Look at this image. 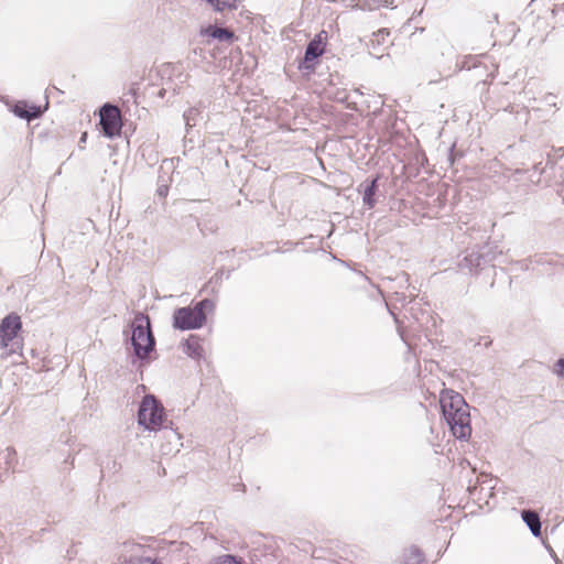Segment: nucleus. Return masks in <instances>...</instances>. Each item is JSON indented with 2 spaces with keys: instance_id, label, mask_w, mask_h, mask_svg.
Segmentation results:
<instances>
[{
  "instance_id": "nucleus-33",
  "label": "nucleus",
  "mask_w": 564,
  "mask_h": 564,
  "mask_svg": "<svg viewBox=\"0 0 564 564\" xmlns=\"http://www.w3.org/2000/svg\"><path fill=\"white\" fill-rule=\"evenodd\" d=\"M221 276H225V273H224V271H223V270L220 271V278H221Z\"/></svg>"
},
{
  "instance_id": "nucleus-15",
  "label": "nucleus",
  "mask_w": 564,
  "mask_h": 564,
  "mask_svg": "<svg viewBox=\"0 0 564 564\" xmlns=\"http://www.w3.org/2000/svg\"><path fill=\"white\" fill-rule=\"evenodd\" d=\"M521 518L523 522L527 524V527L530 529L533 536L539 538L541 536V519L536 511L531 509H523L521 511Z\"/></svg>"
},
{
  "instance_id": "nucleus-26",
  "label": "nucleus",
  "mask_w": 564,
  "mask_h": 564,
  "mask_svg": "<svg viewBox=\"0 0 564 564\" xmlns=\"http://www.w3.org/2000/svg\"><path fill=\"white\" fill-rule=\"evenodd\" d=\"M544 101L550 106L556 107L555 96L551 93L545 95Z\"/></svg>"
},
{
  "instance_id": "nucleus-23",
  "label": "nucleus",
  "mask_w": 564,
  "mask_h": 564,
  "mask_svg": "<svg viewBox=\"0 0 564 564\" xmlns=\"http://www.w3.org/2000/svg\"><path fill=\"white\" fill-rule=\"evenodd\" d=\"M553 372L558 377L564 379V356L560 357L554 364Z\"/></svg>"
},
{
  "instance_id": "nucleus-6",
  "label": "nucleus",
  "mask_w": 564,
  "mask_h": 564,
  "mask_svg": "<svg viewBox=\"0 0 564 564\" xmlns=\"http://www.w3.org/2000/svg\"><path fill=\"white\" fill-rule=\"evenodd\" d=\"M99 126L105 137L113 139L121 134V120L120 113L116 106L111 104H104L99 110Z\"/></svg>"
},
{
  "instance_id": "nucleus-29",
  "label": "nucleus",
  "mask_w": 564,
  "mask_h": 564,
  "mask_svg": "<svg viewBox=\"0 0 564 564\" xmlns=\"http://www.w3.org/2000/svg\"><path fill=\"white\" fill-rule=\"evenodd\" d=\"M166 90H167L166 88H161V89L159 90V93H158V96H159V97H161V98H163V97L165 96V94H166Z\"/></svg>"
},
{
  "instance_id": "nucleus-22",
  "label": "nucleus",
  "mask_w": 564,
  "mask_h": 564,
  "mask_svg": "<svg viewBox=\"0 0 564 564\" xmlns=\"http://www.w3.org/2000/svg\"><path fill=\"white\" fill-rule=\"evenodd\" d=\"M15 458V451L12 447H7L0 453V460H3L8 466L12 464Z\"/></svg>"
},
{
  "instance_id": "nucleus-27",
  "label": "nucleus",
  "mask_w": 564,
  "mask_h": 564,
  "mask_svg": "<svg viewBox=\"0 0 564 564\" xmlns=\"http://www.w3.org/2000/svg\"><path fill=\"white\" fill-rule=\"evenodd\" d=\"M87 137H88L87 132H83V133H82L80 139H79V142H78V144H79V147H80V148H83V144H84V143H86V141H87Z\"/></svg>"
},
{
  "instance_id": "nucleus-10",
  "label": "nucleus",
  "mask_w": 564,
  "mask_h": 564,
  "mask_svg": "<svg viewBox=\"0 0 564 564\" xmlns=\"http://www.w3.org/2000/svg\"><path fill=\"white\" fill-rule=\"evenodd\" d=\"M124 547L130 553L129 556L124 555V564H163L159 554L155 558L147 555V546L143 544L124 543Z\"/></svg>"
},
{
  "instance_id": "nucleus-32",
  "label": "nucleus",
  "mask_w": 564,
  "mask_h": 564,
  "mask_svg": "<svg viewBox=\"0 0 564 564\" xmlns=\"http://www.w3.org/2000/svg\"><path fill=\"white\" fill-rule=\"evenodd\" d=\"M383 56H384V55L382 54V55H380V56H375V57H376V58H378V59H380V58H383Z\"/></svg>"
},
{
  "instance_id": "nucleus-7",
  "label": "nucleus",
  "mask_w": 564,
  "mask_h": 564,
  "mask_svg": "<svg viewBox=\"0 0 564 564\" xmlns=\"http://www.w3.org/2000/svg\"><path fill=\"white\" fill-rule=\"evenodd\" d=\"M444 420L455 438L467 440L470 436L471 427L468 408L455 410L453 414L447 413V417Z\"/></svg>"
},
{
  "instance_id": "nucleus-17",
  "label": "nucleus",
  "mask_w": 564,
  "mask_h": 564,
  "mask_svg": "<svg viewBox=\"0 0 564 564\" xmlns=\"http://www.w3.org/2000/svg\"><path fill=\"white\" fill-rule=\"evenodd\" d=\"M411 301L412 297L409 299V295H406L404 292L395 291L393 292L390 302H387V308L389 313L395 318L394 310L397 308V304L405 306V304L410 303Z\"/></svg>"
},
{
  "instance_id": "nucleus-24",
  "label": "nucleus",
  "mask_w": 564,
  "mask_h": 564,
  "mask_svg": "<svg viewBox=\"0 0 564 564\" xmlns=\"http://www.w3.org/2000/svg\"><path fill=\"white\" fill-rule=\"evenodd\" d=\"M463 156V153L460 152H457L455 150V144H453L451 148H449V151H448V161L451 162V164L453 165L454 162L456 161L457 158H460Z\"/></svg>"
},
{
  "instance_id": "nucleus-9",
  "label": "nucleus",
  "mask_w": 564,
  "mask_h": 564,
  "mask_svg": "<svg viewBox=\"0 0 564 564\" xmlns=\"http://www.w3.org/2000/svg\"><path fill=\"white\" fill-rule=\"evenodd\" d=\"M22 327L21 317L17 313H10L0 322V346L8 347Z\"/></svg>"
},
{
  "instance_id": "nucleus-2",
  "label": "nucleus",
  "mask_w": 564,
  "mask_h": 564,
  "mask_svg": "<svg viewBox=\"0 0 564 564\" xmlns=\"http://www.w3.org/2000/svg\"><path fill=\"white\" fill-rule=\"evenodd\" d=\"M215 304L210 299H203L194 305L178 307L173 312V327L178 330L202 328L207 321V313L213 312Z\"/></svg>"
},
{
  "instance_id": "nucleus-30",
  "label": "nucleus",
  "mask_w": 564,
  "mask_h": 564,
  "mask_svg": "<svg viewBox=\"0 0 564 564\" xmlns=\"http://www.w3.org/2000/svg\"><path fill=\"white\" fill-rule=\"evenodd\" d=\"M230 273H231V271H230V270L226 272V279H229Z\"/></svg>"
},
{
  "instance_id": "nucleus-13",
  "label": "nucleus",
  "mask_w": 564,
  "mask_h": 564,
  "mask_svg": "<svg viewBox=\"0 0 564 564\" xmlns=\"http://www.w3.org/2000/svg\"><path fill=\"white\" fill-rule=\"evenodd\" d=\"M440 403L444 419L447 417V413L453 414L455 410L468 408L463 395L452 390L442 395Z\"/></svg>"
},
{
  "instance_id": "nucleus-1",
  "label": "nucleus",
  "mask_w": 564,
  "mask_h": 564,
  "mask_svg": "<svg viewBox=\"0 0 564 564\" xmlns=\"http://www.w3.org/2000/svg\"><path fill=\"white\" fill-rule=\"evenodd\" d=\"M131 335L126 345L132 348L131 364L141 368L155 359L156 340L152 332L150 317L141 312L134 314L130 324Z\"/></svg>"
},
{
  "instance_id": "nucleus-19",
  "label": "nucleus",
  "mask_w": 564,
  "mask_h": 564,
  "mask_svg": "<svg viewBox=\"0 0 564 564\" xmlns=\"http://www.w3.org/2000/svg\"><path fill=\"white\" fill-rule=\"evenodd\" d=\"M403 564H425V557L421 549L412 545L405 553V561Z\"/></svg>"
},
{
  "instance_id": "nucleus-21",
  "label": "nucleus",
  "mask_w": 564,
  "mask_h": 564,
  "mask_svg": "<svg viewBox=\"0 0 564 564\" xmlns=\"http://www.w3.org/2000/svg\"><path fill=\"white\" fill-rule=\"evenodd\" d=\"M213 564H241V561L232 554H225L218 556Z\"/></svg>"
},
{
  "instance_id": "nucleus-31",
  "label": "nucleus",
  "mask_w": 564,
  "mask_h": 564,
  "mask_svg": "<svg viewBox=\"0 0 564 564\" xmlns=\"http://www.w3.org/2000/svg\"><path fill=\"white\" fill-rule=\"evenodd\" d=\"M217 279L219 278L220 279V271L219 272H216V275H215Z\"/></svg>"
},
{
  "instance_id": "nucleus-11",
  "label": "nucleus",
  "mask_w": 564,
  "mask_h": 564,
  "mask_svg": "<svg viewBox=\"0 0 564 564\" xmlns=\"http://www.w3.org/2000/svg\"><path fill=\"white\" fill-rule=\"evenodd\" d=\"M380 175L377 174L373 177H367L362 181L357 191L362 195V204L368 208L372 209L377 204L376 195L379 189Z\"/></svg>"
},
{
  "instance_id": "nucleus-18",
  "label": "nucleus",
  "mask_w": 564,
  "mask_h": 564,
  "mask_svg": "<svg viewBox=\"0 0 564 564\" xmlns=\"http://www.w3.org/2000/svg\"><path fill=\"white\" fill-rule=\"evenodd\" d=\"M183 119L187 128L195 127L198 121L204 119L203 111L199 107H192L184 112Z\"/></svg>"
},
{
  "instance_id": "nucleus-5",
  "label": "nucleus",
  "mask_w": 564,
  "mask_h": 564,
  "mask_svg": "<svg viewBox=\"0 0 564 564\" xmlns=\"http://www.w3.org/2000/svg\"><path fill=\"white\" fill-rule=\"evenodd\" d=\"M163 564H197L195 550L183 541H170L158 551Z\"/></svg>"
},
{
  "instance_id": "nucleus-16",
  "label": "nucleus",
  "mask_w": 564,
  "mask_h": 564,
  "mask_svg": "<svg viewBox=\"0 0 564 564\" xmlns=\"http://www.w3.org/2000/svg\"><path fill=\"white\" fill-rule=\"evenodd\" d=\"M202 34L220 42H232L236 39L231 30L218 25H208L202 31Z\"/></svg>"
},
{
  "instance_id": "nucleus-14",
  "label": "nucleus",
  "mask_w": 564,
  "mask_h": 564,
  "mask_svg": "<svg viewBox=\"0 0 564 564\" xmlns=\"http://www.w3.org/2000/svg\"><path fill=\"white\" fill-rule=\"evenodd\" d=\"M182 347L184 354L192 359L199 360L204 357V349L200 345V337L198 335H189L188 338L182 343Z\"/></svg>"
},
{
  "instance_id": "nucleus-28",
  "label": "nucleus",
  "mask_w": 564,
  "mask_h": 564,
  "mask_svg": "<svg viewBox=\"0 0 564 564\" xmlns=\"http://www.w3.org/2000/svg\"><path fill=\"white\" fill-rule=\"evenodd\" d=\"M399 279H400V282H401V283H408V281H409V276H408V274H406V273H402V274L399 276Z\"/></svg>"
},
{
  "instance_id": "nucleus-4",
  "label": "nucleus",
  "mask_w": 564,
  "mask_h": 564,
  "mask_svg": "<svg viewBox=\"0 0 564 564\" xmlns=\"http://www.w3.org/2000/svg\"><path fill=\"white\" fill-rule=\"evenodd\" d=\"M502 253L498 247L492 243L480 246L477 251L467 253L458 261V267L462 270H468L470 273L478 274L479 271L485 269Z\"/></svg>"
},
{
  "instance_id": "nucleus-12",
  "label": "nucleus",
  "mask_w": 564,
  "mask_h": 564,
  "mask_svg": "<svg viewBox=\"0 0 564 564\" xmlns=\"http://www.w3.org/2000/svg\"><path fill=\"white\" fill-rule=\"evenodd\" d=\"M10 110L18 118L25 119L28 121L40 118L44 112V109L41 106L29 104L24 100L13 104Z\"/></svg>"
},
{
  "instance_id": "nucleus-8",
  "label": "nucleus",
  "mask_w": 564,
  "mask_h": 564,
  "mask_svg": "<svg viewBox=\"0 0 564 564\" xmlns=\"http://www.w3.org/2000/svg\"><path fill=\"white\" fill-rule=\"evenodd\" d=\"M324 52L325 43L322 39V34H317L307 43L304 56L300 61L297 68L301 72L306 70L307 73H313L315 70L316 62L324 54Z\"/></svg>"
},
{
  "instance_id": "nucleus-25",
  "label": "nucleus",
  "mask_w": 564,
  "mask_h": 564,
  "mask_svg": "<svg viewBox=\"0 0 564 564\" xmlns=\"http://www.w3.org/2000/svg\"><path fill=\"white\" fill-rule=\"evenodd\" d=\"M156 193H158V195L160 197L165 198L167 196V193H169V186L165 185V184L159 186Z\"/></svg>"
},
{
  "instance_id": "nucleus-3",
  "label": "nucleus",
  "mask_w": 564,
  "mask_h": 564,
  "mask_svg": "<svg viewBox=\"0 0 564 564\" xmlns=\"http://www.w3.org/2000/svg\"><path fill=\"white\" fill-rule=\"evenodd\" d=\"M164 417L162 403L153 394L144 395L138 409V424L148 431H158L163 427Z\"/></svg>"
},
{
  "instance_id": "nucleus-20",
  "label": "nucleus",
  "mask_w": 564,
  "mask_h": 564,
  "mask_svg": "<svg viewBox=\"0 0 564 564\" xmlns=\"http://www.w3.org/2000/svg\"><path fill=\"white\" fill-rule=\"evenodd\" d=\"M390 31L388 29H380L373 33V39L371 40V47L376 48L377 45H380L384 42L386 37L389 36Z\"/></svg>"
}]
</instances>
